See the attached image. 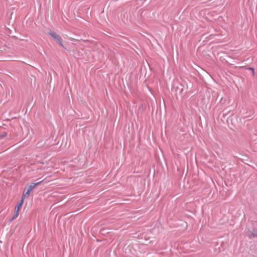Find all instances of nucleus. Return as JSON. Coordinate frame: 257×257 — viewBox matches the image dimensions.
<instances>
[{"label": "nucleus", "mask_w": 257, "mask_h": 257, "mask_svg": "<svg viewBox=\"0 0 257 257\" xmlns=\"http://www.w3.org/2000/svg\"><path fill=\"white\" fill-rule=\"evenodd\" d=\"M7 136V134L5 133V135L4 136L5 137V136Z\"/></svg>", "instance_id": "6"}, {"label": "nucleus", "mask_w": 257, "mask_h": 257, "mask_svg": "<svg viewBox=\"0 0 257 257\" xmlns=\"http://www.w3.org/2000/svg\"><path fill=\"white\" fill-rule=\"evenodd\" d=\"M30 192V191H29L28 190H27V191L25 190L24 191L22 198H21V199L23 200V201H24L25 198L29 196Z\"/></svg>", "instance_id": "4"}, {"label": "nucleus", "mask_w": 257, "mask_h": 257, "mask_svg": "<svg viewBox=\"0 0 257 257\" xmlns=\"http://www.w3.org/2000/svg\"><path fill=\"white\" fill-rule=\"evenodd\" d=\"M23 203H24L23 200L21 199L20 202L18 203V204L17 205V206L15 207L14 215L13 217L12 218V220L15 219L16 218H17L18 216L19 210H20V208H21V207L22 206Z\"/></svg>", "instance_id": "2"}, {"label": "nucleus", "mask_w": 257, "mask_h": 257, "mask_svg": "<svg viewBox=\"0 0 257 257\" xmlns=\"http://www.w3.org/2000/svg\"><path fill=\"white\" fill-rule=\"evenodd\" d=\"M42 181L38 182L36 183H32L28 187V190L30 191V192L37 186L40 185Z\"/></svg>", "instance_id": "3"}, {"label": "nucleus", "mask_w": 257, "mask_h": 257, "mask_svg": "<svg viewBox=\"0 0 257 257\" xmlns=\"http://www.w3.org/2000/svg\"><path fill=\"white\" fill-rule=\"evenodd\" d=\"M48 34L57 42L61 46L63 47L62 45V39L61 37L53 31H50Z\"/></svg>", "instance_id": "1"}, {"label": "nucleus", "mask_w": 257, "mask_h": 257, "mask_svg": "<svg viewBox=\"0 0 257 257\" xmlns=\"http://www.w3.org/2000/svg\"><path fill=\"white\" fill-rule=\"evenodd\" d=\"M247 69L251 70L252 71L253 74L254 73V69L251 67H248Z\"/></svg>", "instance_id": "5"}]
</instances>
